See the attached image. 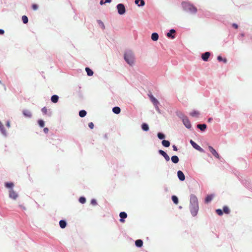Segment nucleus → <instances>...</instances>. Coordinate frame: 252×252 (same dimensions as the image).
Wrapping results in <instances>:
<instances>
[{"mask_svg":"<svg viewBox=\"0 0 252 252\" xmlns=\"http://www.w3.org/2000/svg\"><path fill=\"white\" fill-rule=\"evenodd\" d=\"M171 159L172 161L174 163H177L179 161V159L177 156H172Z\"/></svg>","mask_w":252,"mask_h":252,"instance_id":"obj_18","label":"nucleus"},{"mask_svg":"<svg viewBox=\"0 0 252 252\" xmlns=\"http://www.w3.org/2000/svg\"><path fill=\"white\" fill-rule=\"evenodd\" d=\"M159 153L163 156L164 155V154L166 153L164 151H163L161 150H159Z\"/></svg>","mask_w":252,"mask_h":252,"instance_id":"obj_45","label":"nucleus"},{"mask_svg":"<svg viewBox=\"0 0 252 252\" xmlns=\"http://www.w3.org/2000/svg\"><path fill=\"white\" fill-rule=\"evenodd\" d=\"M19 206L23 210H26V208L25 206H24L22 204H19Z\"/></svg>","mask_w":252,"mask_h":252,"instance_id":"obj_44","label":"nucleus"},{"mask_svg":"<svg viewBox=\"0 0 252 252\" xmlns=\"http://www.w3.org/2000/svg\"><path fill=\"white\" fill-rule=\"evenodd\" d=\"M183 122L185 126L188 128L191 127V125L187 117H185L183 119Z\"/></svg>","mask_w":252,"mask_h":252,"instance_id":"obj_9","label":"nucleus"},{"mask_svg":"<svg viewBox=\"0 0 252 252\" xmlns=\"http://www.w3.org/2000/svg\"><path fill=\"white\" fill-rule=\"evenodd\" d=\"M22 19L23 22L24 24H27L28 22V18L27 16H25V15H24L22 16Z\"/></svg>","mask_w":252,"mask_h":252,"instance_id":"obj_32","label":"nucleus"},{"mask_svg":"<svg viewBox=\"0 0 252 252\" xmlns=\"http://www.w3.org/2000/svg\"><path fill=\"white\" fill-rule=\"evenodd\" d=\"M210 56V53L208 52H206L202 55L201 58L203 61H207Z\"/></svg>","mask_w":252,"mask_h":252,"instance_id":"obj_11","label":"nucleus"},{"mask_svg":"<svg viewBox=\"0 0 252 252\" xmlns=\"http://www.w3.org/2000/svg\"><path fill=\"white\" fill-rule=\"evenodd\" d=\"M51 99L53 103H57L59 100V96L57 95H53Z\"/></svg>","mask_w":252,"mask_h":252,"instance_id":"obj_19","label":"nucleus"},{"mask_svg":"<svg viewBox=\"0 0 252 252\" xmlns=\"http://www.w3.org/2000/svg\"><path fill=\"white\" fill-rule=\"evenodd\" d=\"M158 137L160 139H163V138H164L165 135L159 132L158 134Z\"/></svg>","mask_w":252,"mask_h":252,"instance_id":"obj_35","label":"nucleus"},{"mask_svg":"<svg viewBox=\"0 0 252 252\" xmlns=\"http://www.w3.org/2000/svg\"><path fill=\"white\" fill-rule=\"evenodd\" d=\"M135 244L137 247H141L143 245V241L140 239H138L136 240Z\"/></svg>","mask_w":252,"mask_h":252,"instance_id":"obj_20","label":"nucleus"},{"mask_svg":"<svg viewBox=\"0 0 252 252\" xmlns=\"http://www.w3.org/2000/svg\"><path fill=\"white\" fill-rule=\"evenodd\" d=\"M213 198V195H208L206 196L205 198V203H207L209 202H210Z\"/></svg>","mask_w":252,"mask_h":252,"instance_id":"obj_22","label":"nucleus"},{"mask_svg":"<svg viewBox=\"0 0 252 252\" xmlns=\"http://www.w3.org/2000/svg\"><path fill=\"white\" fill-rule=\"evenodd\" d=\"M135 3L139 6H142L145 4V2L143 0H135Z\"/></svg>","mask_w":252,"mask_h":252,"instance_id":"obj_16","label":"nucleus"},{"mask_svg":"<svg viewBox=\"0 0 252 252\" xmlns=\"http://www.w3.org/2000/svg\"><path fill=\"white\" fill-rule=\"evenodd\" d=\"M151 38L153 41H157L158 39V34L156 32L153 33L151 35Z\"/></svg>","mask_w":252,"mask_h":252,"instance_id":"obj_14","label":"nucleus"},{"mask_svg":"<svg viewBox=\"0 0 252 252\" xmlns=\"http://www.w3.org/2000/svg\"><path fill=\"white\" fill-rule=\"evenodd\" d=\"M6 126L7 127H10V123L9 122H7V124H6Z\"/></svg>","mask_w":252,"mask_h":252,"instance_id":"obj_52","label":"nucleus"},{"mask_svg":"<svg viewBox=\"0 0 252 252\" xmlns=\"http://www.w3.org/2000/svg\"><path fill=\"white\" fill-rule=\"evenodd\" d=\"M182 6L184 10L189 11L191 13H195L197 12V8L189 2L183 1L182 2Z\"/></svg>","mask_w":252,"mask_h":252,"instance_id":"obj_2","label":"nucleus"},{"mask_svg":"<svg viewBox=\"0 0 252 252\" xmlns=\"http://www.w3.org/2000/svg\"><path fill=\"white\" fill-rule=\"evenodd\" d=\"M232 26L235 29H237L238 28V25L236 24H233Z\"/></svg>","mask_w":252,"mask_h":252,"instance_id":"obj_48","label":"nucleus"},{"mask_svg":"<svg viewBox=\"0 0 252 252\" xmlns=\"http://www.w3.org/2000/svg\"><path fill=\"white\" fill-rule=\"evenodd\" d=\"M112 111L114 113L118 114L121 112V109L119 107L116 106L113 108Z\"/></svg>","mask_w":252,"mask_h":252,"instance_id":"obj_21","label":"nucleus"},{"mask_svg":"<svg viewBox=\"0 0 252 252\" xmlns=\"http://www.w3.org/2000/svg\"><path fill=\"white\" fill-rule=\"evenodd\" d=\"M124 58L126 63L130 65H132L134 63V56L131 52L126 53L124 55Z\"/></svg>","mask_w":252,"mask_h":252,"instance_id":"obj_3","label":"nucleus"},{"mask_svg":"<svg viewBox=\"0 0 252 252\" xmlns=\"http://www.w3.org/2000/svg\"><path fill=\"white\" fill-rule=\"evenodd\" d=\"M43 131H44V132L45 133H47L48 132L49 129H48V128L45 127V128H44Z\"/></svg>","mask_w":252,"mask_h":252,"instance_id":"obj_47","label":"nucleus"},{"mask_svg":"<svg viewBox=\"0 0 252 252\" xmlns=\"http://www.w3.org/2000/svg\"><path fill=\"white\" fill-rule=\"evenodd\" d=\"M94 124L92 122H91V123H89V127L91 129H93L94 128Z\"/></svg>","mask_w":252,"mask_h":252,"instance_id":"obj_41","label":"nucleus"},{"mask_svg":"<svg viewBox=\"0 0 252 252\" xmlns=\"http://www.w3.org/2000/svg\"><path fill=\"white\" fill-rule=\"evenodd\" d=\"M223 211L226 214H228L230 213V210L227 206H224L223 207Z\"/></svg>","mask_w":252,"mask_h":252,"instance_id":"obj_29","label":"nucleus"},{"mask_svg":"<svg viewBox=\"0 0 252 252\" xmlns=\"http://www.w3.org/2000/svg\"><path fill=\"white\" fill-rule=\"evenodd\" d=\"M150 99L151 101L153 102L154 105L156 106L157 110H158L159 108L158 107V104H159V102L158 100L152 95L150 96Z\"/></svg>","mask_w":252,"mask_h":252,"instance_id":"obj_7","label":"nucleus"},{"mask_svg":"<svg viewBox=\"0 0 252 252\" xmlns=\"http://www.w3.org/2000/svg\"><path fill=\"white\" fill-rule=\"evenodd\" d=\"M217 59L219 62L223 61L224 63H226L227 62V60L226 59H223L220 56H219Z\"/></svg>","mask_w":252,"mask_h":252,"instance_id":"obj_34","label":"nucleus"},{"mask_svg":"<svg viewBox=\"0 0 252 252\" xmlns=\"http://www.w3.org/2000/svg\"><path fill=\"white\" fill-rule=\"evenodd\" d=\"M163 157L165 159L168 161L170 160V158L169 156L166 154L165 153L164 155L163 156Z\"/></svg>","mask_w":252,"mask_h":252,"instance_id":"obj_39","label":"nucleus"},{"mask_svg":"<svg viewBox=\"0 0 252 252\" xmlns=\"http://www.w3.org/2000/svg\"><path fill=\"white\" fill-rule=\"evenodd\" d=\"M5 187L7 188L12 189L13 187H14V184L12 182L10 183H5Z\"/></svg>","mask_w":252,"mask_h":252,"instance_id":"obj_23","label":"nucleus"},{"mask_svg":"<svg viewBox=\"0 0 252 252\" xmlns=\"http://www.w3.org/2000/svg\"><path fill=\"white\" fill-rule=\"evenodd\" d=\"M199 112L196 111H193L190 113V115L192 117H197L199 115Z\"/></svg>","mask_w":252,"mask_h":252,"instance_id":"obj_33","label":"nucleus"},{"mask_svg":"<svg viewBox=\"0 0 252 252\" xmlns=\"http://www.w3.org/2000/svg\"><path fill=\"white\" fill-rule=\"evenodd\" d=\"M172 200L175 204H177L178 203V199L176 196L173 195L172 196Z\"/></svg>","mask_w":252,"mask_h":252,"instance_id":"obj_30","label":"nucleus"},{"mask_svg":"<svg viewBox=\"0 0 252 252\" xmlns=\"http://www.w3.org/2000/svg\"><path fill=\"white\" fill-rule=\"evenodd\" d=\"M190 211L193 216H195L198 211V202L197 198L194 195H191L190 198Z\"/></svg>","mask_w":252,"mask_h":252,"instance_id":"obj_1","label":"nucleus"},{"mask_svg":"<svg viewBox=\"0 0 252 252\" xmlns=\"http://www.w3.org/2000/svg\"><path fill=\"white\" fill-rule=\"evenodd\" d=\"M208 149L210 152L212 154V155L216 158L220 159V157L217 152L211 146L208 147Z\"/></svg>","mask_w":252,"mask_h":252,"instance_id":"obj_6","label":"nucleus"},{"mask_svg":"<svg viewBox=\"0 0 252 252\" xmlns=\"http://www.w3.org/2000/svg\"><path fill=\"white\" fill-rule=\"evenodd\" d=\"M120 217L121 218L120 221L121 222H124L125 221L124 219H126L127 217V214L126 213L122 212L120 213Z\"/></svg>","mask_w":252,"mask_h":252,"instance_id":"obj_12","label":"nucleus"},{"mask_svg":"<svg viewBox=\"0 0 252 252\" xmlns=\"http://www.w3.org/2000/svg\"><path fill=\"white\" fill-rule=\"evenodd\" d=\"M9 196L11 199L16 200L18 195L13 189H11L9 191Z\"/></svg>","mask_w":252,"mask_h":252,"instance_id":"obj_5","label":"nucleus"},{"mask_svg":"<svg viewBox=\"0 0 252 252\" xmlns=\"http://www.w3.org/2000/svg\"><path fill=\"white\" fill-rule=\"evenodd\" d=\"M86 114H87L86 111L84 110L80 111V112L79 113V116L82 118L85 117L86 115Z\"/></svg>","mask_w":252,"mask_h":252,"instance_id":"obj_27","label":"nucleus"},{"mask_svg":"<svg viewBox=\"0 0 252 252\" xmlns=\"http://www.w3.org/2000/svg\"><path fill=\"white\" fill-rule=\"evenodd\" d=\"M0 130L3 134H5V130L4 129V126L0 122Z\"/></svg>","mask_w":252,"mask_h":252,"instance_id":"obj_31","label":"nucleus"},{"mask_svg":"<svg viewBox=\"0 0 252 252\" xmlns=\"http://www.w3.org/2000/svg\"><path fill=\"white\" fill-rule=\"evenodd\" d=\"M4 33V31L3 30L0 29V34H3Z\"/></svg>","mask_w":252,"mask_h":252,"instance_id":"obj_50","label":"nucleus"},{"mask_svg":"<svg viewBox=\"0 0 252 252\" xmlns=\"http://www.w3.org/2000/svg\"><path fill=\"white\" fill-rule=\"evenodd\" d=\"M112 1V0H105V2H106V3H110Z\"/></svg>","mask_w":252,"mask_h":252,"instance_id":"obj_51","label":"nucleus"},{"mask_svg":"<svg viewBox=\"0 0 252 252\" xmlns=\"http://www.w3.org/2000/svg\"><path fill=\"white\" fill-rule=\"evenodd\" d=\"M38 123L40 127H44V122L43 120H39Z\"/></svg>","mask_w":252,"mask_h":252,"instance_id":"obj_38","label":"nucleus"},{"mask_svg":"<svg viewBox=\"0 0 252 252\" xmlns=\"http://www.w3.org/2000/svg\"><path fill=\"white\" fill-rule=\"evenodd\" d=\"M117 7L119 14L123 15L126 12V8L123 4H118Z\"/></svg>","mask_w":252,"mask_h":252,"instance_id":"obj_4","label":"nucleus"},{"mask_svg":"<svg viewBox=\"0 0 252 252\" xmlns=\"http://www.w3.org/2000/svg\"><path fill=\"white\" fill-rule=\"evenodd\" d=\"M216 212L217 214L219 216H222L223 214V212L221 209H217L216 210Z\"/></svg>","mask_w":252,"mask_h":252,"instance_id":"obj_37","label":"nucleus"},{"mask_svg":"<svg viewBox=\"0 0 252 252\" xmlns=\"http://www.w3.org/2000/svg\"><path fill=\"white\" fill-rule=\"evenodd\" d=\"M23 113L24 115V116H25L26 117H29V118L32 117L31 112L28 110H24L23 112Z\"/></svg>","mask_w":252,"mask_h":252,"instance_id":"obj_17","label":"nucleus"},{"mask_svg":"<svg viewBox=\"0 0 252 252\" xmlns=\"http://www.w3.org/2000/svg\"><path fill=\"white\" fill-rule=\"evenodd\" d=\"M177 176L180 180H181L182 181H183L185 180V176L184 175V174L183 173V172L182 171L179 170L178 171Z\"/></svg>","mask_w":252,"mask_h":252,"instance_id":"obj_10","label":"nucleus"},{"mask_svg":"<svg viewBox=\"0 0 252 252\" xmlns=\"http://www.w3.org/2000/svg\"><path fill=\"white\" fill-rule=\"evenodd\" d=\"M91 203L93 205H96L97 204L96 201L95 199H92L91 200Z\"/></svg>","mask_w":252,"mask_h":252,"instance_id":"obj_43","label":"nucleus"},{"mask_svg":"<svg viewBox=\"0 0 252 252\" xmlns=\"http://www.w3.org/2000/svg\"><path fill=\"white\" fill-rule=\"evenodd\" d=\"M105 3H106V2L104 1L103 0H101L100 1V5H103V4H105Z\"/></svg>","mask_w":252,"mask_h":252,"instance_id":"obj_49","label":"nucleus"},{"mask_svg":"<svg viewBox=\"0 0 252 252\" xmlns=\"http://www.w3.org/2000/svg\"><path fill=\"white\" fill-rule=\"evenodd\" d=\"M175 32H176V31H175V30L171 29V30H170L169 32L167 33V36L168 37H170L172 39L174 38H175V36L174 35H172V33H175Z\"/></svg>","mask_w":252,"mask_h":252,"instance_id":"obj_13","label":"nucleus"},{"mask_svg":"<svg viewBox=\"0 0 252 252\" xmlns=\"http://www.w3.org/2000/svg\"><path fill=\"white\" fill-rule=\"evenodd\" d=\"M60 226L62 228H64L66 225V223L64 220H61L60 221Z\"/></svg>","mask_w":252,"mask_h":252,"instance_id":"obj_26","label":"nucleus"},{"mask_svg":"<svg viewBox=\"0 0 252 252\" xmlns=\"http://www.w3.org/2000/svg\"><path fill=\"white\" fill-rule=\"evenodd\" d=\"M212 120V118H209V119H208V122H210Z\"/></svg>","mask_w":252,"mask_h":252,"instance_id":"obj_53","label":"nucleus"},{"mask_svg":"<svg viewBox=\"0 0 252 252\" xmlns=\"http://www.w3.org/2000/svg\"><path fill=\"white\" fill-rule=\"evenodd\" d=\"M79 200V202L82 204L85 203L86 201V198L84 197H80Z\"/></svg>","mask_w":252,"mask_h":252,"instance_id":"obj_36","label":"nucleus"},{"mask_svg":"<svg viewBox=\"0 0 252 252\" xmlns=\"http://www.w3.org/2000/svg\"><path fill=\"white\" fill-rule=\"evenodd\" d=\"M162 144L165 147H168L170 146V142L168 140H163L162 141Z\"/></svg>","mask_w":252,"mask_h":252,"instance_id":"obj_25","label":"nucleus"},{"mask_svg":"<svg viewBox=\"0 0 252 252\" xmlns=\"http://www.w3.org/2000/svg\"><path fill=\"white\" fill-rule=\"evenodd\" d=\"M32 8L34 10H36L38 9V5L36 4H33L32 5Z\"/></svg>","mask_w":252,"mask_h":252,"instance_id":"obj_40","label":"nucleus"},{"mask_svg":"<svg viewBox=\"0 0 252 252\" xmlns=\"http://www.w3.org/2000/svg\"><path fill=\"white\" fill-rule=\"evenodd\" d=\"M42 112L44 113V114H46L47 112V108L44 107H43L42 109Z\"/></svg>","mask_w":252,"mask_h":252,"instance_id":"obj_42","label":"nucleus"},{"mask_svg":"<svg viewBox=\"0 0 252 252\" xmlns=\"http://www.w3.org/2000/svg\"><path fill=\"white\" fill-rule=\"evenodd\" d=\"M85 70L88 76H91L93 75L94 72L89 67H86Z\"/></svg>","mask_w":252,"mask_h":252,"instance_id":"obj_24","label":"nucleus"},{"mask_svg":"<svg viewBox=\"0 0 252 252\" xmlns=\"http://www.w3.org/2000/svg\"><path fill=\"white\" fill-rule=\"evenodd\" d=\"M142 128L144 131H148L149 129L148 125L145 123L142 125Z\"/></svg>","mask_w":252,"mask_h":252,"instance_id":"obj_28","label":"nucleus"},{"mask_svg":"<svg viewBox=\"0 0 252 252\" xmlns=\"http://www.w3.org/2000/svg\"><path fill=\"white\" fill-rule=\"evenodd\" d=\"M172 147H173V149L174 151H177L178 149H177V147L175 145H173Z\"/></svg>","mask_w":252,"mask_h":252,"instance_id":"obj_46","label":"nucleus"},{"mask_svg":"<svg viewBox=\"0 0 252 252\" xmlns=\"http://www.w3.org/2000/svg\"><path fill=\"white\" fill-rule=\"evenodd\" d=\"M197 127L200 129L201 131H204L207 127L205 124H199L197 126Z\"/></svg>","mask_w":252,"mask_h":252,"instance_id":"obj_15","label":"nucleus"},{"mask_svg":"<svg viewBox=\"0 0 252 252\" xmlns=\"http://www.w3.org/2000/svg\"><path fill=\"white\" fill-rule=\"evenodd\" d=\"M190 143L191 144L192 147L195 149L199 151L200 152H203L204 151L203 149L201 148L199 145H198L196 143H195L192 140H190Z\"/></svg>","mask_w":252,"mask_h":252,"instance_id":"obj_8","label":"nucleus"}]
</instances>
